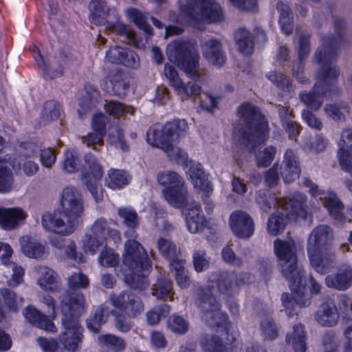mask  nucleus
Wrapping results in <instances>:
<instances>
[{
    "mask_svg": "<svg viewBox=\"0 0 352 352\" xmlns=\"http://www.w3.org/2000/svg\"><path fill=\"white\" fill-rule=\"evenodd\" d=\"M334 28L335 34L322 36V45L314 54V62L321 65L316 74L317 82L310 91L299 94L300 100L314 111H318L322 107V98L328 91L338 89L335 82L340 70L333 63L336 60V50L344 45L345 22L342 19H336Z\"/></svg>",
    "mask_w": 352,
    "mask_h": 352,
    "instance_id": "1",
    "label": "nucleus"
},
{
    "mask_svg": "<svg viewBox=\"0 0 352 352\" xmlns=\"http://www.w3.org/2000/svg\"><path fill=\"white\" fill-rule=\"evenodd\" d=\"M239 128L234 133L236 146L249 153H255L256 165L259 168L269 166L274 160L276 148L268 146L256 153L257 146L264 143L269 133L268 122L260 110L249 102L237 108Z\"/></svg>",
    "mask_w": 352,
    "mask_h": 352,
    "instance_id": "2",
    "label": "nucleus"
},
{
    "mask_svg": "<svg viewBox=\"0 0 352 352\" xmlns=\"http://www.w3.org/2000/svg\"><path fill=\"white\" fill-rule=\"evenodd\" d=\"M188 129L184 120L169 122L163 126L153 125L147 131L146 141L152 146L164 151L172 162L186 165L188 160L187 153L175 146L174 143L186 135Z\"/></svg>",
    "mask_w": 352,
    "mask_h": 352,
    "instance_id": "3",
    "label": "nucleus"
},
{
    "mask_svg": "<svg viewBox=\"0 0 352 352\" xmlns=\"http://www.w3.org/2000/svg\"><path fill=\"white\" fill-rule=\"evenodd\" d=\"M123 264L136 273L134 274L129 285L131 289L143 291L146 289L149 283L146 277V272L151 268V262L143 246L136 240L129 239L124 243Z\"/></svg>",
    "mask_w": 352,
    "mask_h": 352,
    "instance_id": "4",
    "label": "nucleus"
},
{
    "mask_svg": "<svg viewBox=\"0 0 352 352\" xmlns=\"http://www.w3.org/2000/svg\"><path fill=\"white\" fill-rule=\"evenodd\" d=\"M240 10L255 11L257 9V0H229ZM181 11L195 22H215L223 19V14L219 5L214 0H195V6L182 5Z\"/></svg>",
    "mask_w": 352,
    "mask_h": 352,
    "instance_id": "5",
    "label": "nucleus"
},
{
    "mask_svg": "<svg viewBox=\"0 0 352 352\" xmlns=\"http://www.w3.org/2000/svg\"><path fill=\"white\" fill-rule=\"evenodd\" d=\"M192 50L190 41H175L167 46L166 54L170 61L177 64L188 77L197 81L205 72L199 67V56L192 53Z\"/></svg>",
    "mask_w": 352,
    "mask_h": 352,
    "instance_id": "6",
    "label": "nucleus"
},
{
    "mask_svg": "<svg viewBox=\"0 0 352 352\" xmlns=\"http://www.w3.org/2000/svg\"><path fill=\"white\" fill-rule=\"evenodd\" d=\"M195 303L201 310L202 319L209 327H219L226 323L228 316L221 311L220 304L212 294V286L198 288Z\"/></svg>",
    "mask_w": 352,
    "mask_h": 352,
    "instance_id": "7",
    "label": "nucleus"
},
{
    "mask_svg": "<svg viewBox=\"0 0 352 352\" xmlns=\"http://www.w3.org/2000/svg\"><path fill=\"white\" fill-rule=\"evenodd\" d=\"M274 250L285 278L298 276L299 273L304 272L302 265L298 261L296 242L292 238L276 239Z\"/></svg>",
    "mask_w": 352,
    "mask_h": 352,
    "instance_id": "8",
    "label": "nucleus"
},
{
    "mask_svg": "<svg viewBox=\"0 0 352 352\" xmlns=\"http://www.w3.org/2000/svg\"><path fill=\"white\" fill-rule=\"evenodd\" d=\"M80 219L63 210L54 212H45L41 217L43 228L62 236H68L76 230Z\"/></svg>",
    "mask_w": 352,
    "mask_h": 352,
    "instance_id": "9",
    "label": "nucleus"
},
{
    "mask_svg": "<svg viewBox=\"0 0 352 352\" xmlns=\"http://www.w3.org/2000/svg\"><path fill=\"white\" fill-rule=\"evenodd\" d=\"M61 322L64 331L59 336L60 352H76L83 338L78 319L66 317L61 319Z\"/></svg>",
    "mask_w": 352,
    "mask_h": 352,
    "instance_id": "10",
    "label": "nucleus"
},
{
    "mask_svg": "<svg viewBox=\"0 0 352 352\" xmlns=\"http://www.w3.org/2000/svg\"><path fill=\"white\" fill-rule=\"evenodd\" d=\"M85 162L89 173L83 175L84 184L96 202L103 198L102 186L100 183L103 175L101 165L97 159L90 153L85 155Z\"/></svg>",
    "mask_w": 352,
    "mask_h": 352,
    "instance_id": "11",
    "label": "nucleus"
},
{
    "mask_svg": "<svg viewBox=\"0 0 352 352\" xmlns=\"http://www.w3.org/2000/svg\"><path fill=\"white\" fill-rule=\"evenodd\" d=\"M312 268L322 275L331 272L336 266L337 256L332 247L307 251Z\"/></svg>",
    "mask_w": 352,
    "mask_h": 352,
    "instance_id": "12",
    "label": "nucleus"
},
{
    "mask_svg": "<svg viewBox=\"0 0 352 352\" xmlns=\"http://www.w3.org/2000/svg\"><path fill=\"white\" fill-rule=\"evenodd\" d=\"M110 300L115 307L124 311L129 317H137L144 311L141 298L131 290L122 292L118 295L111 294Z\"/></svg>",
    "mask_w": 352,
    "mask_h": 352,
    "instance_id": "13",
    "label": "nucleus"
},
{
    "mask_svg": "<svg viewBox=\"0 0 352 352\" xmlns=\"http://www.w3.org/2000/svg\"><path fill=\"white\" fill-rule=\"evenodd\" d=\"M60 206L61 210L80 219L85 210L81 192L74 186L65 187L61 193Z\"/></svg>",
    "mask_w": 352,
    "mask_h": 352,
    "instance_id": "14",
    "label": "nucleus"
},
{
    "mask_svg": "<svg viewBox=\"0 0 352 352\" xmlns=\"http://www.w3.org/2000/svg\"><path fill=\"white\" fill-rule=\"evenodd\" d=\"M61 313L62 318H71L78 319V316L85 312L86 301L85 296L79 293H72L69 295L65 289L62 290Z\"/></svg>",
    "mask_w": 352,
    "mask_h": 352,
    "instance_id": "15",
    "label": "nucleus"
},
{
    "mask_svg": "<svg viewBox=\"0 0 352 352\" xmlns=\"http://www.w3.org/2000/svg\"><path fill=\"white\" fill-rule=\"evenodd\" d=\"M229 226L234 234L241 239H249L254 232L253 219L242 210H236L231 213Z\"/></svg>",
    "mask_w": 352,
    "mask_h": 352,
    "instance_id": "16",
    "label": "nucleus"
},
{
    "mask_svg": "<svg viewBox=\"0 0 352 352\" xmlns=\"http://www.w3.org/2000/svg\"><path fill=\"white\" fill-rule=\"evenodd\" d=\"M334 239L333 230L327 225L321 224L313 229L307 243L306 250H314L331 247Z\"/></svg>",
    "mask_w": 352,
    "mask_h": 352,
    "instance_id": "17",
    "label": "nucleus"
},
{
    "mask_svg": "<svg viewBox=\"0 0 352 352\" xmlns=\"http://www.w3.org/2000/svg\"><path fill=\"white\" fill-rule=\"evenodd\" d=\"M307 197L302 193H295L288 201L282 200L280 210L285 212L289 219L305 218L307 215Z\"/></svg>",
    "mask_w": 352,
    "mask_h": 352,
    "instance_id": "18",
    "label": "nucleus"
},
{
    "mask_svg": "<svg viewBox=\"0 0 352 352\" xmlns=\"http://www.w3.org/2000/svg\"><path fill=\"white\" fill-rule=\"evenodd\" d=\"M34 57L38 67L43 71L45 78H55L63 74L62 61L63 57H50L45 58L38 50L34 51Z\"/></svg>",
    "mask_w": 352,
    "mask_h": 352,
    "instance_id": "19",
    "label": "nucleus"
},
{
    "mask_svg": "<svg viewBox=\"0 0 352 352\" xmlns=\"http://www.w3.org/2000/svg\"><path fill=\"white\" fill-rule=\"evenodd\" d=\"M325 285L340 291L347 289L352 285V266L346 263L340 265L336 274L326 276Z\"/></svg>",
    "mask_w": 352,
    "mask_h": 352,
    "instance_id": "20",
    "label": "nucleus"
},
{
    "mask_svg": "<svg viewBox=\"0 0 352 352\" xmlns=\"http://www.w3.org/2000/svg\"><path fill=\"white\" fill-rule=\"evenodd\" d=\"M200 344L208 352H236L239 342L232 336H228L223 341L218 336H204Z\"/></svg>",
    "mask_w": 352,
    "mask_h": 352,
    "instance_id": "21",
    "label": "nucleus"
},
{
    "mask_svg": "<svg viewBox=\"0 0 352 352\" xmlns=\"http://www.w3.org/2000/svg\"><path fill=\"white\" fill-rule=\"evenodd\" d=\"M203 56L216 66H222L226 62V56L222 50L221 42L214 38L204 39L200 43Z\"/></svg>",
    "mask_w": 352,
    "mask_h": 352,
    "instance_id": "22",
    "label": "nucleus"
},
{
    "mask_svg": "<svg viewBox=\"0 0 352 352\" xmlns=\"http://www.w3.org/2000/svg\"><path fill=\"white\" fill-rule=\"evenodd\" d=\"M289 282V286L293 293L295 303L300 307L310 305L311 297L306 292V280L305 272L299 273L298 276H292V278H285Z\"/></svg>",
    "mask_w": 352,
    "mask_h": 352,
    "instance_id": "23",
    "label": "nucleus"
},
{
    "mask_svg": "<svg viewBox=\"0 0 352 352\" xmlns=\"http://www.w3.org/2000/svg\"><path fill=\"white\" fill-rule=\"evenodd\" d=\"M340 314L335 302L330 298L321 303L316 314V320L324 327H333L339 320Z\"/></svg>",
    "mask_w": 352,
    "mask_h": 352,
    "instance_id": "24",
    "label": "nucleus"
},
{
    "mask_svg": "<svg viewBox=\"0 0 352 352\" xmlns=\"http://www.w3.org/2000/svg\"><path fill=\"white\" fill-rule=\"evenodd\" d=\"M297 157L291 149H287L280 166V175L285 183L289 184L299 177L300 174Z\"/></svg>",
    "mask_w": 352,
    "mask_h": 352,
    "instance_id": "25",
    "label": "nucleus"
},
{
    "mask_svg": "<svg viewBox=\"0 0 352 352\" xmlns=\"http://www.w3.org/2000/svg\"><path fill=\"white\" fill-rule=\"evenodd\" d=\"M19 242L22 252L29 258L41 259L47 254L45 245L32 236H23Z\"/></svg>",
    "mask_w": 352,
    "mask_h": 352,
    "instance_id": "26",
    "label": "nucleus"
},
{
    "mask_svg": "<svg viewBox=\"0 0 352 352\" xmlns=\"http://www.w3.org/2000/svg\"><path fill=\"white\" fill-rule=\"evenodd\" d=\"M1 251L3 252L1 254L3 264L12 270L11 278L8 280V285L10 287H16L23 280V270L10 261L9 257L12 253V249L10 245L0 242V252Z\"/></svg>",
    "mask_w": 352,
    "mask_h": 352,
    "instance_id": "27",
    "label": "nucleus"
},
{
    "mask_svg": "<svg viewBox=\"0 0 352 352\" xmlns=\"http://www.w3.org/2000/svg\"><path fill=\"white\" fill-rule=\"evenodd\" d=\"M319 194L323 196L320 199L323 200L322 204L330 216L338 221H342L344 219V206L336 193L333 191H321Z\"/></svg>",
    "mask_w": 352,
    "mask_h": 352,
    "instance_id": "28",
    "label": "nucleus"
},
{
    "mask_svg": "<svg viewBox=\"0 0 352 352\" xmlns=\"http://www.w3.org/2000/svg\"><path fill=\"white\" fill-rule=\"evenodd\" d=\"M157 248L160 254L169 262L170 266L176 264L177 268L180 267V248L175 243L170 239L160 237L157 241Z\"/></svg>",
    "mask_w": 352,
    "mask_h": 352,
    "instance_id": "29",
    "label": "nucleus"
},
{
    "mask_svg": "<svg viewBox=\"0 0 352 352\" xmlns=\"http://www.w3.org/2000/svg\"><path fill=\"white\" fill-rule=\"evenodd\" d=\"M26 214L20 208H0V226L4 230L14 229L25 220Z\"/></svg>",
    "mask_w": 352,
    "mask_h": 352,
    "instance_id": "30",
    "label": "nucleus"
},
{
    "mask_svg": "<svg viewBox=\"0 0 352 352\" xmlns=\"http://www.w3.org/2000/svg\"><path fill=\"white\" fill-rule=\"evenodd\" d=\"M188 230L192 234L202 232L207 226V221L199 205L188 209L186 214Z\"/></svg>",
    "mask_w": 352,
    "mask_h": 352,
    "instance_id": "31",
    "label": "nucleus"
},
{
    "mask_svg": "<svg viewBox=\"0 0 352 352\" xmlns=\"http://www.w3.org/2000/svg\"><path fill=\"white\" fill-rule=\"evenodd\" d=\"M25 319L35 327L49 332L57 331L53 322L33 307H28L23 312Z\"/></svg>",
    "mask_w": 352,
    "mask_h": 352,
    "instance_id": "32",
    "label": "nucleus"
},
{
    "mask_svg": "<svg viewBox=\"0 0 352 352\" xmlns=\"http://www.w3.org/2000/svg\"><path fill=\"white\" fill-rule=\"evenodd\" d=\"M162 194L166 201L175 208L184 207L188 203V192L185 184L172 188H164Z\"/></svg>",
    "mask_w": 352,
    "mask_h": 352,
    "instance_id": "33",
    "label": "nucleus"
},
{
    "mask_svg": "<svg viewBox=\"0 0 352 352\" xmlns=\"http://www.w3.org/2000/svg\"><path fill=\"white\" fill-rule=\"evenodd\" d=\"M91 230L94 236L100 240L111 239L114 243L120 240L118 231L111 228L104 218L98 219L92 225Z\"/></svg>",
    "mask_w": 352,
    "mask_h": 352,
    "instance_id": "34",
    "label": "nucleus"
},
{
    "mask_svg": "<svg viewBox=\"0 0 352 352\" xmlns=\"http://www.w3.org/2000/svg\"><path fill=\"white\" fill-rule=\"evenodd\" d=\"M41 276L38 280V285L43 289L52 293L62 292L59 278L54 270L46 267L41 268Z\"/></svg>",
    "mask_w": 352,
    "mask_h": 352,
    "instance_id": "35",
    "label": "nucleus"
},
{
    "mask_svg": "<svg viewBox=\"0 0 352 352\" xmlns=\"http://www.w3.org/2000/svg\"><path fill=\"white\" fill-rule=\"evenodd\" d=\"M90 14L89 21L96 25H105L109 23V10L104 2L93 0L89 6Z\"/></svg>",
    "mask_w": 352,
    "mask_h": 352,
    "instance_id": "36",
    "label": "nucleus"
},
{
    "mask_svg": "<svg viewBox=\"0 0 352 352\" xmlns=\"http://www.w3.org/2000/svg\"><path fill=\"white\" fill-rule=\"evenodd\" d=\"M217 287L219 292L227 297L234 296L239 293L234 281V273L219 272L217 279Z\"/></svg>",
    "mask_w": 352,
    "mask_h": 352,
    "instance_id": "37",
    "label": "nucleus"
},
{
    "mask_svg": "<svg viewBox=\"0 0 352 352\" xmlns=\"http://www.w3.org/2000/svg\"><path fill=\"white\" fill-rule=\"evenodd\" d=\"M173 282L165 274H160L152 287V295L160 300H173Z\"/></svg>",
    "mask_w": 352,
    "mask_h": 352,
    "instance_id": "38",
    "label": "nucleus"
},
{
    "mask_svg": "<svg viewBox=\"0 0 352 352\" xmlns=\"http://www.w3.org/2000/svg\"><path fill=\"white\" fill-rule=\"evenodd\" d=\"M306 336L304 326L301 324L294 325L291 333L286 335L285 340L295 352H305L307 350Z\"/></svg>",
    "mask_w": 352,
    "mask_h": 352,
    "instance_id": "39",
    "label": "nucleus"
},
{
    "mask_svg": "<svg viewBox=\"0 0 352 352\" xmlns=\"http://www.w3.org/2000/svg\"><path fill=\"white\" fill-rule=\"evenodd\" d=\"M188 174L194 186L207 194L212 192L210 182L206 179L204 172L200 164H192L188 170Z\"/></svg>",
    "mask_w": 352,
    "mask_h": 352,
    "instance_id": "40",
    "label": "nucleus"
},
{
    "mask_svg": "<svg viewBox=\"0 0 352 352\" xmlns=\"http://www.w3.org/2000/svg\"><path fill=\"white\" fill-rule=\"evenodd\" d=\"M109 306L105 303L98 306L93 316L87 320V327L93 333H98L100 327L104 324L108 318Z\"/></svg>",
    "mask_w": 352,
    "mask_h": 352,
    "instance_id": "41",
    "label": "nucleus"
},
{
    "mask_svg": "<svg viewBox=\"0 0 352 352\" xmlns=\"http://www.w3.org/2000/svg\"><path fill=\"white\" fill-rule=\"evenodd\" d=\"M283 199H278L274 194L259 190L256 193V201L264 212H268L272 207L280 210Z\"/></svg>",
    "mask_w": 352,
    "mask_h": 352,
    "instance_id": "42",
    "label": "nucleus"
},
{
    "mask_svg": "<svg viewBox=\"0 0 352 352\" xmlns=\"http://www.w3.org/2000/svg\"><path fill=\"white\" fill-rule=\"evenodd\" d=\"M130 179V176L125 171L112 168L108 172L106 182L110 188L120 189L127 185Z\"/></svg>",
    "mask_w": 352,
    "mask_h": 352,
    "instance_id": "43",
    "label": "nucleus"
},
{
    "mask_svg": "<svg viewBox=\"0 0 352 352\" xmlns=\"http://www.w3.org/2000/svg\"><path fill=\"white\" fill-rule=\"evenodd\" d=\"M234 38L241 52L245 54H252L254 43L252 36L247 30H238L234 34Z\"/></svg>",
    "mask_w": 352,
    "mask_h": 352,
    "instance_id": "44",
    "label": "nucleus"
},
{
    "mask_svg": "<svg viewBox=\"0 0 352 352\" xmlns=\"http://www.w3.org/2000/svg\"><path fill=\"white\" fill-rule=\"evenodd\" d=\"M104 108L106 112L113 116L116 119L124 118L127 113L134 114V109L131 107L124 106L122 103L114 101L105 100Z\"/></svg>",
    "mask_w": 352,
    "mask_h": 352,
    "instance_id": "45",
    "label": "nucleus"
},
{
    "mask_svg": "<svg viewBox=\"0 0 352 352\" xmlns=\"http://www.w3.org/2000/svg\"><path fill=\"white\" fill-rule=\"evenodd\" d=\"M287 219L289 218L285 215V212L278 209L276 213L271 214L268 219V232L273 236L278 234L285 228Z\"/></svg>",
    "mask_w": 352,
    "mask_h": 352,
    "instance_id": "46",
    "label": "nucleus"
},
{
    "mask_svg": "<svg viewBox=\"0 0 352 352\" xmlns=\"http://www.w3.org/2000/svg\"><path fill=\"white\" fill-rule=\"evenodd\" d=\"M276 8L278 13L280 14L278 23L280 25L281 30L286 35H290L293 30V25L289 7L283 2H278Z\"/></svg>",
    "mask_w": 352,
    "mask_h": 352,
    "instance_id": "47",
    "label": "nucleus"
},
{
    "mask_svg": "<svg viewBox=\"0 0 352 352\" xmlns=\"http://www.w3.org/2000/svg\"><path fill=\"white\" fill-rule=\"evenodd\" d=\"M100 100L99 91L91 85H86L85 94L80 101V105L86 111L94 108Z\"/></svg>",
    "mask_w": 352,
    "mask_h": 352,
    "instance_id": "48",
    "label": "nucleus"
},
{
    "mask_svg": "<svg viewBox=\"0 0 352 352\" xmlns=\"http://www.w3.org/2000/svg\"><path fill=\"white\" fill-rule=\"evenodd\" d=\"M159 184L164 188H172V187L181 186L184 184V179L177 173L172 170H164L157 175Z\"/></svg>",
    "mask_w": 352,
    "mask_h": 352,
    "instance_id": "49",
    "label": "nucleus"
},
{
    "mask_svg": "<svg viewBox=\"0 0 352 352\" xmlns=\"http://www.w3.org/2000/svg\"><path fill=\"white\" fill-rule=\"evenodd\" d=\"M324 110L331 118L337 121L344 120L345 114L349 113L347 103L342 101L338 103L326 104Z\"/></svg>",
    "mask_w": 352,
    "mask_h": 352,
    "instance_id": "50",
    "label": "nucleus"
},
{
    "mask_svg": "<svg viewBox=\"0 0 352 352\" xmlns=\"http://www.w3.org/2000/svg\"><path fill=\"white\" fill-rule=\"evenodd\" d=\"M126 12L130 20L132 21L140 30H142L148 35H151L153 34V29L146 21L147 16L144 14L138 9L133 8H128Z\"/></svg>",
    "mask_w": 352,
    "mask_h": 352,
    "instance_id": "51",
    "label": "nucleus"
},
{
    "mask_svg": "<svg viewBox=\"0 0 352 352\" xmlns=\"http://www.w3.org/2000/svg\"><path fill=\"white\" fill-rule=\"evenodd\" d=\"M98 340L100 344L115 351H122L126 348L124 340L113 334L100 335Z\"/></svg>",
    "mask_w": 352,
    "mask_h": 352,
    "instance_id": "52",
    "label": "nucleus"
},
{
    "mask_svg": "<svg viewBox=\"0 0 352 352\" xmlns=\"http://www.w3.org/2000/svg\"><path fill=\"white\" fill-rule=\"evenodd\" d=\"M179 95L187 98L195 99L201 94V88L197 82H188L185 83L182 81L175 89Z\"/></svg>",
    "mask_w": 352,
    "mask_h": 352,
    "instance_id": "53",
    "label": "nucleus"
},
{
    "mask_svg": "<svg viewBox=\"0 0 352 352\" xmlns=\"http://www.w3.org/2000/svg\"><path fill=\"white\" fill-rule=\"evenodd\" d=\"M14 178L6 162L0 161V192H8L13 188Z\"/></svg>",
    "mask_w": 352,
    "mask_h": 352,
    "instance_id": "54",
    "label": "nucleus"
},
{
    "mask_svg": "<svg viewBox=\"0 0 352 352\" xmlns=\"http://www.w3.org/2000/svg\"><path fill=\"white\" fill-rule=\"evenodd\" d=\"M41 144L32 142L20 143L16 148L17 159L37 157L41 151Z\"/></svg>",
    "mask_w": 352,
    "mask_h": 352,
    "instance_id": "55",
    "label": "nucleus"
},
{
    "mask_svg": "<svg viewBox=\"0 0 352 352\" xmlns=\"http://www.w3.org/2000/svg\"><path fill=\"white\" fill-rule=\"evenodd\" d=\"M1 294L6 305L10 311H17L22 307L23 298L18 296L14 291L3 288L1 290Z\"/></svg>",
    "mask_w": 352,
    "mask_h": 352,
    "instance_id": "56",
    "label": "nucleus"
},
{
    "mask_svg": "<svg viewBox=\"0 0 352 352\" xmlns=\"http://www.w3.org/2000/svg\"><path fill=\"white\" fill-rule=\"evenodd\" d=\"M210 257L203 250H197L192 253V264L195 270L202 272L209 269Z\"/></svg>",
    "mask_w": 352,
    "mask_h": 352,
    "instance_id": "57",
    "label": "nucleus"
},
{
    "mask_svg": "<svg viewBox=\"0 0 352 352\" xmlns=\"http://www.w3.org/2000/svg\"><path fill=\"white\" fill-rule=\"evenodd\" d=\"M170 312V307L166 304L153 308L146 312V320L148 324L154 326L159 323L161 318H166Z\"/></svg>",
    "mask_w": 352,
    "mask_h": 352,
    "instance_id": "58",
    "label": "nucleus"
},
{
    "mask_svg": "<svg viewBox=\"0 0 352 352\" xmlns=\"http://www.w3.org/2000/svg\"><path fill=\"white\" fill-rule=\"evenodd\" d=\"M107 140L110 144L115 147L119 148L124 151H128V146L124 142L122 130L119 126L109 129Z\"/></svg>",
    "mask_w": 352,
    "mask_h": 352,
    "instance_id": "59",
    "label": "nucleus"
},
{
    "mask_svg": "<svg viewBox=\"0 0 352 352\" xmlns=\"http://www.w3.org/2000/svg\"><path fill=\"white\" fill-rule=\"evenodd\" d=\"M109 82L111 85V91H108L110 94L120 97L124 94V91L129 85L124 81L123 74L121 72H116L110 76Z\"/></svg>",
    "mask_w": 352,
    "mask_h": 352,
    "instance_id": "60",
    "label": "nucleus"
},
{
    "mask_svg": "<svg viewBox=\"0 0 352 352\" xmlns=\"http://www.w3.org/2000/svg\"><path fill=\"white\" fill-rule=\"evenodd\" d=\"M10 163L12 164L13 168L16 170L21 169L23 173L28 177L33 176L38 170V165L32 160H23V159H17V157H15L14 160Z\"/></svg>",
    "mask_w": 352,
    "mask_h": 352,
    "instance_id": "61",
    "label": "nucleus"
},
{
    "mask_svg": "<svg viewBox=\"0 0 352 352\" xmlns=\"http://www.w3.org/2000/svg\"><path fill=\"white\" fill-rule=\"evenodd\" d=\"M60 116L59 104L54 100H50L45 103L42 112L41 119L45 123L57 120Z\"/></svg>",
    "mask_w": 352,
    "mask_h": 352,
    "instance_id": "62",
    "label": "nucleus"
},
{
    "mask_svg": "<svg viewBox=\"0 0 352 352\" xmlns=\"http://www.w3.org/2000/svg\"><path fill=\"white\" fill-rule=\"evenodd\" d=\"M99 263L105 267H113L119 263V255L111 248H103L98 256Z\"/></svg>",
    "mask_w": 352,
    "mask_h": 352,
    "instance_id": "63",
    "label": "nucleus"
},
{
    "mask_svg": "<svg viewBox=\"0 0 352 352\" xmlns=\"http://www.w3.org/2000/svg\"><path fill=\"white\" fill-rule=\"evenodd\" d=\"M269 80L279 89L289 92L292 89V84L289 78L278 72H271L267 75Z\"/></svg>",
    "mask_w": 352,
    "mask_h": 352,
    "instance_id": "64",
    "label": "nucleus"
}]
</instances>
